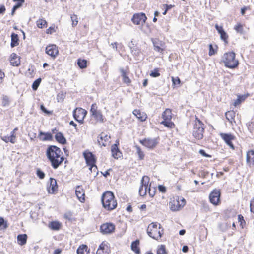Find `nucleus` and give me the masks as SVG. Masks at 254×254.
I'll use <instances>...</instances> for the list:
<instances>
[{"mask_svg": "<svg viewBox=\"0 0 254 254\" xmlns=\"http://www.w3.org/2000/svg\"><path fill=\"white\" fill-rule=\"evenodd\" d=\"M62 154L61 149L56 146H50L47 148L46 156L54 169H57L64 160Z\"/></svg>", "mask_w": 254, "mask_h": 254, "instance_id": "f257e3e1", "label": "nucleus"}, {"mask_svg": "<svg viewBox=\"0 0 254 254\" xmlns=\"http://www.w3.org/2000/svg\"><path fill=\"white\" fill-rule=\"evenodd\" d=\"M101 202L103 207L107 210H112L117 207V201L111 191H106L103 194Z\"/></svg>", "mask_w": 254, "mask_h": 254, "instance_id": "f03ea898", "label": "nucleus"}, {"mask_svg": "<svg viewBox=\"0 0 254 254\" xmlns=\"http://www.w3.org/2000/svg\"><path fill=\"white\" fill-rule=\"evenodd\" d=\"M161 225L156 222L151 223L148 227L147 232L148 235L153 239L158 240L163 234V230H161Z\"/></svg>", "mask_w": 254, "mask_h": 254, "instance_id": "7ed1b4c3", "label": "nucleus"}, {"mask_svg": "<svg viewBox=\"0 0 254 254\" xmlns=\"http://www.w3.org/2000/svg\"><path fill=\"white\" fill-rule=\"evenodd\" d=\"M223 61L226 66L230 68H235L239 64L238 61L235 59V54L233 52L224 54L223 56Z\"/></svg>", "mask_w": 254, "mask_h": 254, "instance_id": "20e7f679", "label": "nucleus"}, {"mask_svg": "<svg viewBox=\"0 0 254 254\" xmlns=\"http://www.w3.org/2000/svg\"><path fill=\"white\" fill-rule=\"evenodd\" d=\"M185 204V199L182 197L177 196L170 202V207L173 211H176L181 209Z\"/></svg>", "mask_w": 254, "mask_h": 254, "instance_id": "39448f33", "label": "nucleus"}, {"mask_svg": "<svg viewBox=\"0 0 254 254\" xmlns=\"http://www.w3.org/2000/svg\"><path fill=\"white\" fill-rule=\"evenodd\" d=\"M202 126L203 124L200 120H198L194 126L193 135L198 139L202 138L203 136L204 128Z\"/></svg>", "mask_w": 254, "mask_h": 254, "instance_id": "423d86ee", "label": "nucleus"}, {"mask_svg": "<svg viewBox=\"0 0 254 254\" xmlns=\"http://www.w3.org/2000/svg\"><path fill=\"white\" fill-rule=\"evenodd\" d=\"M90 113L97 121L100 123H104L105 121V119L104 118L101 112L97 110V107L96 104H93L91 105Z\"/></svg>", "mask_w": 254, "mask_h": 254, "instance_id": "0eeeda50", "label": "nucleus"}, {"mask_svg": "<svg viewBox=\"0 0 254 254\" xmlns=\"http://www.w3.org/2000/svg\"><path fill=\"white\" fill-rule=\"evenodd\" d=\"M149 178L147 176L142 177L141 181V185L139 189V193L140 196H144L148 191V186L149 182Z\"/></svg>", "mask_w": 254, "mask_h": 254, "instance_id": "6e6552de", "label": "nucleus"}, {"mask_svg": "<svg viewBox=\"0 0 254 254\" xmlns=\"http://www.w3.org/2000/svg\"><path fill=\"white\" fill-rule=\"evenodd\" d=\"M147 17L143 13L134 14L131 18L132 22L136 25H143L146 21Z\"/></svg>", "mask_w": 254, "mask_h": 254, "instance_id": "1a4fd4ad", "label": "nucleus"}, {"mask_svg": "<svg viewBox=\"0 0 254 254\" xmlns=\"http://www.w3.org/2000/svg\"><path fill=\"white\" fill-rule=\"evenodd\" d=\"M86 115V111L82 108H76L73 112L75 120L79 123H82Z\"/></svg>", "mask_w": 254, "mask_h": 254, "instance_id": "9d476101", "label": "nucleus"}, {"mask_svg": "<svg viewBox=\"0 0 254 254\" xmlns=\"http://www.w3.org/2000/svg\"><path fill=\"white\" fill-rule=\"evenodd\" d=\"M140 142L150 149H153L158 144V141L155 138H145L143 140H140Z\"/></svg>", "mask_w": 254, "mask_h": 254, "instance_id": "9b49d317", "label": "nucleus"}, {"mask_svg": "<svg viewBox=\"0 0 254 254\" xmlns=\"http://www.w3.org/2000/svg\"><path fill=\"white\" fill-rule=\"evenodd\" d=\"M115 229V226L111 223H106L100 226V231L104 234H108L113 232Z\"/></svg>", "mask_w": 254, "mask_h": 254, "instance_id": "f8f14e48", "label": "nucleus"}, {"mask_svg": "<svg viewBox=\"0 0 254 254\" xmlns=\"http://www.w3.org/2000/svg\"><path fill=\"white\" fill-rule=\"evenodd\" d=\"M152 41L154 50L162 53L165 48L164 43L157 39H152Z\"/></svg>", "mask_w": 254, "mask_h": 254, "instance_id": "ddd939ff", "label": "nucleus"}, {"mask_svg": "<svg viewBox=\"0 0 254 254\" xmlns=\"http://www.w3.org/2000/svg\"><path fill=\"white\" fill-rule=\"evenodd\" d=\"M221 137L224 140L225 143L230 147L232 149H234V146L233 145L231 141L235 139L234 135L231 134H227L221 133L220 134Z\"/></svg>", "mask_w": 254, "mask_h": 254, "instance_id": "4468645a", "label": "nucleus"}, {"mask_svg": "<svg viewBox=\"0 0 254 254\" xmlns=\"http://www.w3.org/2000/svg\"><path fill=\"white\" fill-rule=\"evenodd\" d=\"M46 53L55 58L59 54L58 47L54 44L48 45L46 48Z\"/></svg>", "mask_w": 254, "mask_h": 254, "instance_id": "2eb2a0df", "label": "nucleus"}, {"mask_svg": "<svg viewBox=\"0 0 254 254\" xmlns=\"http://www.w3.org/2000/svg\"><path fill=\"white\" fill-rule=\"evenodd\" d=\"M220 196L219 190H214L209 195L210 201L214 205H217L220 200Z\"/></svg>", "mask_w": 254, "mask_h": 254, "instance_id": "dca6fc26", "label": "nucleus"}, {"mask_svg": "<svg viewBox=\"0 0 254 254\" xmlns=\"http://www.w3.org/2000/svg\"><path fill=\"white\" fill-rule=\"evenodd\" d=\"M119 144V140L116 141V143L114 144L111 146L112 156L114 158L118 159L121 156V152L120 151L118 145Z\"/></svg>", "mask_w": 254, "mask_h": 254, "instance_id": "f3484780", "label": "nucleus"}, {"mask_svg": "<svg viewBox=\"0 0 254 254\" xmlns=\"http://www.w3.org/2000/svg\"><path fill=\"white\" fill-rule=\"evenodd\" d=\"M75 194L80 202H83L85 200V193L82 187L80 186H77L75 189Z\"/></svg>", "mask_w": 254, "mask_h": 254, "instance_id": "a211bd4d", "label": "nucleus"}, {"mask_svg": "<svg viewBox=\"0 0 254 254\" xmlns=\"http://www.w3.org/2000/svg\"><path fill=\"white\" fill-rule=\"evenodd\" d=\"M58 186L56 180L52 178L50 179V185L47 187V190L49 193L53 194L57 190Z\"/></svg>", "mask_w": 254, "mask_h": 254, "instance_id": "6ab92c4d", "label": "nucleus"}, {"mask_svg": "<svg viewBox=\"0 0 254 254\" xmlns=\"http://www.w3.org/2000/svg\"><path fill=\"white\" fill-rule=\"evenodd\" d=\"M247 163L250 166L254 165V150H251L247 152Z\"/></svg>", "mask_w": 254, "mask_h": 254, "instance_id": "aec40b11", "label": "nucleus"}, {"mask_svg": "<svg viewBox=\"0 0 254 254\" xmlns=\"http://www.w3.org/2000/svg\"><path fill=\"white\" fill-rule=\"evenodd\" d=\"M133 114L141 122L145 121L147 118L146 114L138 110H134Z\"/></svg>", "mask_w": 254, "mask_h": 254, "instance_id": "412c9836", "label": "nucleus"}, {"mask_svg": "<svg viewBox=\"0 0 254 254\" xmlns=\"http://www.w3.org/2000/svg\"><path fill=\"white\" fill-rule=\"evenodd\" d=\"M10 64L13 66H17L20 64V60L15 53H12L10 56Z\"/></svg>", "mask_w": 254, "mask_h": 254, "instance_id": "4be33fe9", "label": "nucleus"}, {"mask_svg": "<svg viewBox=\"0 0 254 254\" xmlns=\"http://www.w3.org/2000/svg\"><path fill=\"white\" fill-rule=\"evenodd\" d=\"M86 161L87 163L89 166H90L89 169L92 172L93 171L96 174L97 173V166L94 164V161L92 158L91 160H89L88 158V156L86 157Z\"/></svg>", "mask_w": 254, "mask_h": 254, "instance_id": "5701e85b", "label": "nucleus"}, {"mask_svg": "<svg viewBox=\"0 0 254 254\" xmlns=\"http://www.w3.org/2000/svg\"><path fill=\"white\" fill-rule=\"evenodd\" d=\"M39 139L42 141L51 140L52 139V136L50 133H45L42 131L39 132Z\"/></svg>", "mask_w": 254, "mask_h": 254, "instance_id": "b1692460", "label": "nucleus"}, {"mask_svg": "<svg viewBox=\"0 0 254 254\" xmlns=\"http://www.w3.org/2000/svg\"><path fill=\"white\" fill-rule=\"evenodd\" d=\"M110 138V136L108 134H106L104 132H102L98 136V143L99 144H101V142L102 141H104L105 142H107L109 139Z\"/></svg>", "mask_w": 254, "mask_h": 254, "instance_id": "393cba45", "label": "nucleus"}, {"mask_svg": "<svg viewBox=\"0 0 254 254\" xmlns=\"http://www.w3.org/2000/svg\"><path fill=\"white\" fill-rule=\"evenodd\" d=\"M55 139L57 141L62 144H64L66 142L65 138L61 132H58L56 133L55 135Z\"/></svg>", "mask_w": 254, "mask_h": 254, "instance_id": "a878e982", "label": "nucleus"}, {"mask_svg": "<svg viewBox=\"0 0 254 254\" xmlns=\"http://www.w3.org/2000/svg\"><path fill=\"white\" fill-rule=\"evenodd\" d=\"M11 47H14L18 45V36L17 34L14 33H12L11 35Z\"/></svg>", "mask_w": 254, "mask_h": 254, "instance_id": "bb28decb", "label": "nucleus"}, {"mask_svg": "<svg viewBox=\"0 0 254 254\" xmlns=\"http://www.w3.org/2000/svg\"><path fill=\"white\" fill-rule=\"evenodd\" d=\"M225 116L226 119L231 124H232L233 121L234 122V117L235 116V112L233 111H228L226 112Z\"/></svg>", "mask_w": 254, "mask_h": 254, "instance_id": "cd10ccee", "label": "nucleus"}, {"mask_svg": "<svg viewBox=\"0 0 254 254\" xmlns=\"http://www.w3.org/2000/svg\"><path fill=\"white\" fill-rule=\"evenodd\" d=\"M27 235L26 234H20L17 236L18 243L20 245H23L26 244L27 241Z\"/></svg>", "mask_w": 254, "mask_h": 254, "instance_id": "c85d7f7f", "label": "nucleus"}, {"mask_svg": "<svg viewBox=\"0 0 254 254\" xmlns=\"http://www.w3.org/2000/svg\"><path fill=\"white\" fill-rule=\"evenodd\" d=\"M162 118L164 120L170 121L172 118V113L171 110L167 109L162 114Z\"/></svg>", "mask_w": 254, "mask_h": 254, "instance_id": "c756f323", "label": "nucleus"}, {"mask_svg": "<svg viewBox=\"0 0 254 254\" xmlns=\"http://www.w3.org/2000/svg\"><path fill=\"white\" fill-rule=\"evenodd\" d=\"M107 250H108V246L106 245H105L103 243H102L100 245V247L98 248V249L97 250V251L96 252V254H102V253H108Z\"/></svg>", "mask_w": 254, "mask_h": 254, "instance_id": "7c9ffc66", "label": "nucleus"}, {"mask_svg": "<svg viewBox=\"0 0 254 254\" xmlns=\"http://www.w3.org/2000/svg\"><path fill=\"white\" fill-rule=\"evenodd\" d=\"M61 224L58 221L52 222L49 225V228L53 230H59L61 227Z\"/></svg>", "mask_w": 254, "mask_h": 254, "instance_id": "2f4dec72", "label": "nucleus"}, {"mask_svg": "<svg viewBox=\"0 0 254 254\" xmlns=\"http://www.w3.org/2000/svg\"><path fill=\"white\" fill-rule=\"evenodd\" d=\"M120 72L121 73L124 82L127 84L129 83L130 82V80L127 76L126 71L123 68H121Z\"/></svg>", "mask_w": 254, "mask_h": 254, "instance_id": "473e14b6", "label": "nucleus"}, {"mask_svg": "<svg viewBox=\"0 0 254 254\" xmlns=\"http://www.w3.org/2000/svg\"><path fill=\"white\" fill-rule=\"evenodd\" d=\"M88 247L86 245H82L77 250V254H84V252L89 253V251H87Z\"/></svg>", "mask_w": 254, "mask_h": 254, "instance_id": "72a5a7b5", "label": "nucleus"}, {"mask_svg": "<svg viewBox=\"0 0 254 254\" xmlns=\"http://www.w3.org/2000/svg\"><path fill=\"white\" fill-rule=\"evenodd\" d=\"M139 241L136 240L132 243L131 247L132 250L136 254L139 253V248L138 247Z\"/></svg>", "mask_w": 254, "mask_h": 254, "instance_id": "f704fd0d", "label": "nucleus"}, {"mask_svg": "<svg viewBox=\"0 0 254 254\" xmlns=\"http://www.w3.org/2000/svg\"><path fill=\"white\" fill-rule=\"evenodd\" d=\"M77 64L80 68H85L87 67V61L79 59L77 61Z\"/></svg>", "mask_w": 254, "mask_h": 254, "instance_id": "c9c22d12", "label": "nucleus"}, {"mask_svg": "<svg viewBox=\"0 0 254 254\" xmlns=\"http://www.w3.org/2000/svg\"><path fill=\"white\" fill-rule=\"evenodd\" d=\"M135 148L136 150V153L138 154V158L139 160H142L144 157V152L142 151L140 147L137 145L135 146Z\"/></svg>", "mask_w": 254, "mask_h": 254, "instance_id": "e433bc0d", "label": "nucleus"}, {"mask_svg": "<svg viewBox=\"0 0 254 254\" xmlns=\"http://www.w3.org/2000/svg\"><path fill=\"white\" fill-rule=\"evenodd\" d=\"M166 248L164 245H161L158 246L157 250V254H166Z\"/></svg>", "mask_w": 254, "mask_h": 254, "instance_id": "4c0bfd02", "label": "nucleus"}, {"mask_svg": "<svg viewBox=\"0 0 254 254\" xmlns=\"http://www.w3.org/2000/svg\"><path fill=\"white\" fill-rule=\"evenodd\" d=\"M36 24L39 28H42L43 27L46 26L47 22L45 20L39 19L37 21Z\"/></svg>", "mask_w": 254, "mask_h": 254, "instance_id": "58836bf2", "label": "nucleus"}, {"mask_svg": "<svg viewBox=\"0 0 254 254\" xmlns=\"http://www.w3.org/2000/svg\"><path fill=\"white\" fill-rule=\"evenodd\" d=\"M161 124L171 128H173L175 126L173 123L170 122V121L168 120H164L161 122Z\"/></svg>", "mask_w": 254, "mask_h": 254, "instance_id": "ea45409f", "label": "nucleus"}, {"mask_svg": "<svg viewBox=\"0 0 254 254\" xmlns=\"http://www.w3.org/2000/svg\"><path fill=\"white\" fill-rule=\"evenodd\" d=\"M245 99L246 96L245 95L238 96L237 99L234 102V105L236 106L237 105L240 104L242 101L245 100Z\"/></svg>", "mask_w": 254, "mask_h": 254, "instance_id": "a19ab883", "label": "nucleus"}, {"mask_svg": "<svg viewBox=\"0 0 254 254\" xmlns=\"http://www.w3.org/2000/svg\"><path fill=\"white\" fill-rule=\"evenodd\" d=\"M234 29L238 32L240 34H242L243 33V25L241 23H237L236 25L234 27Z\"/></svg>", "mask_w": 254, "mask_h": 254, "instance_id": "79ce46f5", "label": "nucleus"}, {"mask_svg": "<svg viewBox=\"0 0 254 254\" xmlns=\"http://www.w3.org/2000/svg\"><path fill=\"white\" fill-rule=\"evenodd\" d=\"M159 69L158 68H155L153 71L151 72L150 73V76L153 77H157L160 75V74L159 73Z\"/></svg>", "mask_w": 254, "mask_h": 254, "instance_id": "37998d69", "label": "nucleus"}, {"mask_svg": "<svg viewBox=\"0 0 254 254\" xmlns=\"http://www.w3.org/2000/svg\"><path fill=\"white\" fill-rule=\"evenodd\" d=\"M219 34L220 35V38L221 39L223 40L225 43H227V39H228V35L227 34V33L225 32V31L224 30H223V31H221V32H220L219 33Z\"/></svg>", "mask_w": 254, "mask_h": 254, "instance_id": "c03bdc74", "label": "nucleus"}, {"mask_svg": "<svg viewBox=\"0 0 254 254\" xmlns=\"http://www.w3.org/2000/svg\"><path fill=\"white\" fill-rule=\"evenodd\" d=\"M70 18L72 21V26H75L78 22L77 15L75 14L71 15Z\"/></svg>", "mask_w": 254, "mask_h": 254, "instance_id": "a18cd8bd", "label": "nucleus"}, {"mask_svg": "<svg viewBox=\"0 0 254 254\" xmlns=\"http://www.w3.org/2000/svg\"><path fill=\"white\" fill-rule=\"evenodd\" d=\"M41 81V79L40 78H38L33 82L32 84V88L34 90H37L38 86H39Z\"/></svg>", "mask_w": 254, "mask_h": 254, "instance_id": "49530a36", "label": "nucleus"}, {"mask_svg": "<svg viewBox=\"0 0 254 254\" xmlns=\"http://www.w3.org/2000/svg\"><path fill=\"white\" fill-rule=\"evenodd\" d=\"M36 174L40 179H44L45 176V173L40 169L36 170Z\"/></svg>", "mask_w": 254, "mask_h": 254, "instance_id": "de8ad7c7", "label": "nucleus"}, {"mask_svg": "<svg viewBox=\"0 0 254 254\" xmlns=\"http://www.w3.org/2000/svg\"><path fill=\"white\" fill-rule=\"evenodd\" d=\"M0 227H2L4 229H6L8 227L7 222L1 217H0Z\"/></svg>", "mask_w": 254, "mask_h": 254, "instance_id": "09e8293b", "label": "nucleus"}, {"mask_svg": "<svg viewBox=\"0 0 254 254\" xmlns=\"http://www.w3.org/2000/svg\"><path fill=\"white\" fill-rule=\"evenodd\" d=\"M15 132L13 130H12L11 132V140L10 142L12 143H14L16 142V136H15Z\"/></svg>", "mask_w": 254, "mask_h": 254, "instance_id": "8fccbe9b", "label": "nucleus"}, {"mask_svg": "<svg viewBox=\"0 0 254 254\" xmlns=\"http://www.w3.org/2000/svg\"><path fill=\"white\" fill-rule=\"evenodd\" d=\"M209 56H212L215 54V51L214 49H213V47L212 46V44H210L209 45Z\"/></svg>", "mask_w": 254, "mask_h": 254, "instance_id": "3c124183", "label": "nucleus"}, {"mask_svg": "<svg viewBox=\"0 0 254 254\" xmlns=\"http://www.w3.org/2000/svg\"><path fill=\"white\" fill-rule=\"evenodd\" d=\"M21 6V3H17L15 5H14L12 9L11 15H13L15 10Z\"/></svg>", "mask_w": 254, "mask_h": 254, "instance_id": "603ef678", "label": "nucleus"}, {"mask_svg": "<svg viewBox=\"0 0 254 254\" xmlns=\"http://www.w3.org/2000/svg\"><path fill=\"white\" fill-rule=\"evenodd\" d=\"M1 137L2 140H3L5 142H10V140H11V135L9 136H1Z\"/></svg>", "mask_w": 254, "mask_h": 254, "instance_id": "864d4df0", "label": "nucleus"}, {"mask_svg": "<svg viewBox=\"0 0 254 254\" xmlns=\"http://www.w3.org/2000/svg\"><path fill=\"white\" fill-rule=\"evenodd\" d=\"M4 77V73L1 69H0V84H1L3 82V80Z\"/></svg>", "mask_w": 254, "mask_h": 254, "instance_id": "5fc2aeb1", "label": "nucleus"}, {"mask_svg": "<svg viewBox=\"0 0 254 254\" xmlns=\"http://www.w3.org/2000/svg\"><path fill=\"white\" fill-rule=\"evenodd\" d=\"M84 157L86 159V157L88 156V158L89 160H91L92 158H93L94 161L95 162V159H94V156L93 155L90 153V152H89L88 153H84Z\"/></svg>", "mask_w": 254, "mask_h": 254, "instance_id": "6e6d98bb", "label": "nucleus"}, {"mask_svg": "<svg viewBox=\"0 0 254 254\" xmlns=\"http://www.w3.org/2000/svg\"><path fill=\"white\" fill-rule=\"evenodd\" d=\"M172 80L173 84L175 85L180 84V80L178 77H177L176 78L172 77Z\"/></svg>", "mask_w": 254, "mask_h": 254, "instance_id": "4d7b16f0", "label": "nucleus"}, {"mask_svg": "<svg viewBox=\"0 0 254 254\" xmlns=\"http://www.w3.org/2000/svg\"><path fill=\"white\" fill-rule=\"evenodd\" d=\"M9 101L7 97H4L3 98L2 104L3 106H6L8 105Z\"/></svg>", "mask_w": 254, "mask_h": 254, "instance_id": "13d9d810", "label": "nucleus"}, {"mask_svg": "<svg viewBox=\"0 0 254 254\" xmlns=\"http://www.w3.org/2000/svg\"><path fill=\"white\" fill-rule=\"evenodd\" d=\"M215 27L216 29L217 30V31H218V32L219 33V34L220 32H221V31H223L224 30L223 29V27L222 26H220L217 24H215Z\"/></svg>", "mask_w": 254, "mask_h": 254, "instance_id": "bf43d9fd", "label": "nucleus"}, {"mask_svg": "<svg viewBox=\"0 0 254 254\" xmlns=\"http://www.w3.org/2000/svg\"><path fill=\"white\" fill-rule=\"evenodd\" d=\"M148 193H149V195L151 197L154 196V195H155V191L154 190V189H153V190H151L150 188L149 187L148 189Z\"/></svg>", "mask_w": 254, "mask_h": 254, "instance_id": "052dcab7", "label": "nucleus"}, {"mask_svg": "<svg viewBox=\"0 0 254 254\" xmlns=\"http://www.w3.org/2000/svg\"><path fill=\"white\" fill-rule=\"evenodd\" d=\"M250 209L254 213V198L250 202Z\"/></svg>", "mask_w": 254, "mask_h": 254, "instance_id": "680f3d73", "label": "nucleus"}, {"mask_svg": "<svg viewBox=\"0 0 254 254\" xmlns=\"http://www.w3.org/2000/svg\"><path fill=\"white\" fill-rule=\"evenodd\" d=\"M158 189L160 192H165L166 191V188L165 186L162 185H159L158 186Z\"/></svg>", "mask_w": 254, "mask_h": 254, "instance_id": "e2e57ef3", "label": "nucleus"}, {"mask_svg": "<svg viewBox=\"0 0 254 254\" xmlns=\"http://www.w3.org/2000/svg\"><path fill=\"white\" fill-rule=\"evenodd\" d=\"M53 32H55L54 28L52 27H49L48 29H47L46 33L47 34H51Z\"/></svg>", "mask_w": 254, "mask_h": 254, "instance_id": "0e129e2a", "label": "nucleus"}, {"mask_svg": "<svg viewBox=\"0 0 254 254\" xmlns=\"http://www.w3.org/2000/svg\"><path fill=\"white\" fill-rule=\"evenodd\" d=\"M40 109H41V110L46 113V114H49L50 112L49 111H48V110L45 108V107H44V106L43 105H41L40 106Z\"/></svg>", "mask_w": 254, "mask_h": 254, "instance_id": "69168bd1", "label": "nucleus"}, {"mask_svg": "<svg viewBox=\"0 0 254 254\" xmlns=\"http://www.w3.org/2000/svg\"><path fill=\"white\" fill-rule=\"evenodd\" d=\"M199 153H200V154H201L203 156H205V157H209L210 156L209 155L207 154L206 153V152H205V151L203 150H199Z\"/></svg>", "mask_w": 254, "mask_h": 254, "instance_id": "338daca9", "label": "nucleus"}, {"mask_svg": "<svg viewBox=\"0 0 254 254\" xmlns=\"http://www.w3.org/2000/svg\"><path fill=\"white\" fill-rule=\"evenodd\" d=\"M5 7L4 5H2L0 7V14H3L5 11Z\"/></svg>", "mask_w": 254, "mask_h": 254, "instance_id": "774afa93", "label": "nucleus"}]
</instances>
